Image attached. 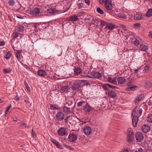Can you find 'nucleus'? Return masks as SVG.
Masks as SVG:
<instances>
[{
    "mask_svg": "<svg viewBox=\"0 0 152 152\" xmlns=\"http://www.w3.org/2000/svg\"><path fill=\"white\" fill-rule=\"evenodd\" d=\"M56 116L58 120L61 121L64 119V114L62 112H60L57 113Z\"/></svg>",
    "mask_w": 152,
    "mask_h": 152,
    "instance_id": "obj_8",
    "label": "nucleus"
},
{
    "mask_svg": "<svg viewBox=\"0 0 152 152\" xmlns=\"http://www.w3.org/2000/svg\"><path fill=\"white\" fill-rule=\"evenodd\" d=\"M20 126H23L26 128H28V125L27 124L24 123H21L20 124Z\"/></svg>",
    "mask_w": 152,
    "mask_h": 152,
    "instance_id": "obj_45",
    "label": "nucleus"
},
{
    "mask_svg": "<svg viewBox=\"0 0 152 152\" xmlns=\"http://www.w3.org/2000/svg\"><path fill=\"white\" fill-rule=\"evenodd\" d=\"M108 80L112 83H114L116 82V78H114L112 79L111 77H109L108 78Z\"/></svg>",
    "mask_w": 152,
    "mask_h": 152,
    "instance_id": "obj_31",
    "label": "nucleus"
},
{
    "mask_svg": "<svg viewBox=\"0 0 152 152\" xmlns=\"http://www.w3.org/2000/svg\"><path fill=\"white\" fill-rule=\"evenodd\" d=\"M94 108L91 107L88 104H86L83 108V110L87 112H90L92 111Z\"/></svg>",
    "mask_w": 152,
    "mask_h": 152,
    "instance_id": "obj_9",
    "label": "nucleus"
},
{
    "mask_svg": "<svg viewBox=\"0 0 152 152\" xmlns=\"http://www.w3.org/2000/svg\"><path fill=\"white\" fill-rule=\"evenodd\" d=\"M109 87L113 89L117 88V87L111 85L109 84Z\"/></svg>",
    "mask_w": 152,
    "mask_h": 152,
    "instance_id": "obj_55",
    "label": "nucleus"
},
{
    "mask_svg": "<svg viewBox=\"0 0 152 152\" xmlns=\"http://www.w3.org/2000/svg\"><path fill=\"white\" fill-rule=\"evenodd\" d=\"M83 131L84 133L86 134L89 135L91 133L92 130L90 127L88 126H86L84 128Z\"/></svg>",
    "mask_w": 152,
    "mask_h": 152,
    "instance_id": "obj_13",
    "label": "nucleus"
},
{
    "mask_svg": "<svg viewBox=\"0 0 152 152\" xmlns=\"http://www.w3.org/2000/svg\"><path fill=\"white\" fill-rule=\"evenodd\" d=\"M121 28L124 29V30H126V26L123 25H121Z\"/></svg>",
    "mask_w": 152,
    "mask_h": 152,
    "instance_id": "obj_61",
    "label": "nucleus"
},
{
    "mask_svg": "<svg viewBox=\"0 0 152 152\" xmlns=\"http://www.w3.org/2000/svg\"><path fill=\"white\" fill-rule=\"evenodd\" d=\"M11 55V51H9L8 52L7 54H6L5 58L7 59H8Z\"/></svg>",
    "mask_w": 152,
    "mask_h": 152,
    "instance_id": "obj_37",
    "label": "nucleus"
},
{
    "mask_svg": "<svg viewBox=\"0 0 152 152\" xmlns=\"http://www.w3.org/2000/svg\"><path fill=\"white\" fill-rule=\"evenodd\" d=\"M134 134L133 130L131 129H129L127 132V140L129 142H131L134 139Z\"/></svg>",
    "mask_w": 152,
    "mask_h": 152,
    "instance_id": "obj_2",
    "label": "nucleus"
},
{
    "mask_svg": "<svg viewBox=\"0 0 152 152\" xmlns=\"http://www.w3.org/2000/svg\"><path fill=\"white\" fill-rule=\"evenodd\" d=\"M21 52L18 50H17L16 56L18 61L20 60V56L21 55Z\"/></svg>",
    "mask_w": 152,
    "mask_h": 152,
    "instance_id": "obj_28",
    "label": "nucleus"
},
{
    "mask_svg": "<svg viewBox=\"0 0 152 152\" xmlns=\"http://www.w3.org/2000/svg\"><path fill=\"white\" fill-rule=\"evenodd\" d=\"M11 107H12L11 105L10 104L6 108V110H9L10 109Z\"/></svg>",
    "mask_w": 152,
    "mask_h": 152,
    "instance_id": "obj_60",
    "label": "nucleus"
},
{
    "mask_svg": "<svg viewBox=\"0 0 152 152\" xmlns=\"http://www.w3.org/2000/svg\"><path fill=\"white\" fill-rule=\"evenodd\" d=\"M74 73L75 75H78L80 74L82 71L81 69L79 67H77L74 70Z\"/></svg>",
    "mask_w": 152,
    "mask_h": 152,
    "instance_id": "obj_22",
    "label": "nucleus"
},
{
    "mask_svg": "<svg viewBox=\"0 0 152 152\" xmlns=\"http://www.w3.org/2000/svg\"><path fill=\"white\" fill-rule=\"evenodd\" d=\"M47 12L51 15H55L57 13L58 11L55 8H52L47 10Z\"/></svg>",
    "mask_w": 152,
    "mask_h": 152,
    "instance_id": "obj_15",
    "label": "nucleus"
},
{
    "mask_svg": "<svg viewBox=\"0 0 152 152\" xmlns=\"http://www.w3.org/2000/svg\"><path fill=\"white\" fill-rule=\"evenodd\" d=\"M136 107L133 110L132 114V116L133 115H134L136 117H140L141 115L142 114V110L141 108H139L137 111L136 113Z\"/></svg>",
    "mask_w": 152,
    "mask_h": 152,
    "instance_id": "obj_3",
    "label": "nucleus"
},
{
    "mask_svg": "<svg viewBox=\"0 0 152 152\" xmlns=\"http://www.w3.org/2000/svg\"><path fill=\"white\" fill-rule=\"evenodd\" d=\"M148 49L147 46L143 44L141 45L140 47V50H141L145 51Z\"/></svg>",
    "mask_w": 152,
    "mask_h": 152,
    "instance_id": "obj_25",
    "label": "nucleus"
},
{
    "mask_svg": "<svg viewBox=\"0 0 152 152\" xmlns=\"http://www.w3.org/2000/svg\"><path fill=\"white\" fill-rule=\"evenodd\" d=\"M147 120L149 122H152V114H151L148 115Z\"/></svg>",
    "mask_w": 152,
    "mask_h": 152,
    "instance_id": "obj_39",
    "label": "nucleus"
},
{
    "mask_svg": "<svg viewBox=\"0 0 152 152\" xmlns=\"http://www.w3.org/2000/svg\"><path fill=\"white\" fill-rule=\"evenodd\" d=\"M64 146H65L67 148H70V149H71L72 150H73V148H71L68 146H67V145H66V144H64Z\"/></svg>",
    "mask_w": 152,
    "mask_h": 152,
    "instance_id": "obj_58",
    "label": "nucleus"
},
{
    "mask_svg": "<svg viewBox=\"0 0 152 152\" xmlns=\"http://www.w3.org/2000/svg\"><path fill=\"white\" fill-rule=\"evenodd\" d=\"M50 109L52 110H58V108L55 105H53L50 104Z\"/></svg>",
    "mask_w": 152,
    "mask_h": 152,
    "instance_id": "obj_43",
    "label": "nucleus"
},
{
    "mask_svg": "<svg viewBox=\"0 0 152 152\" xmlns=\"http://www.w3.org/2000/svg\"><path fill=\"white\" fill-rule=\"evenodd\" d=\"M93 20V17L90 16H87L86 19V21L89 23H91Z\"/></svg>",
    "mask_w": 152,
    "mask_h": 152,
    "instance_id": "obj_29",
    "label": "nucleus"
},
{
    "mask_svg": "<svg viewBox=\"0 0 152 152\" xmlns=\"http://www.w3.org/2000/svg\"><path fill=\"white\" fill-rule=\"evenodd\" d=\"M18 31L19 32H22L24 30V27L23 26L18 25L17 27Z\"/></svg>",
    "mask_w": 152,
    "mask_h": 152,
    "instance_id": "obj_30",
    "label": "nucleus"
},
{
    "mask_svg": "<svg viewBox=\"0 0 152 152\" xmlns=\"http://www.w3.org/2000/svg\"><path fill=\"white\" fill-rule=\"evenodd\" d=\"M31 134L32 136L34 138H35L36 137V134L35 132L33 130V129H32L31 130Z\"/></svg>",
    "mask_w": 152,
    "mask_h": 152,
    "instance_id": "obj_47",
    "label": "nucleus"
},
{
    "mask_svg": "<svg viewBox=\"0 0 152 152\" xmlns=\"http://www.w3.org/2000/svg\"><path fill=\"white\" fill-rule=\"evenodd\" d=\"M96 11L98 13L102 15L104 13V11L100 7H98L97 8Z\"/></svg>",
    "mask_w": 152,
    "mask_h": 152,
    "instance_id": "obj_36",
    "label": "nucleus"
},
{
    "mask_svg": "<svg viewBox=\"0 0 152 152\" xmlns=\"http://www.w3.org/2000/svg\"><path fill=\"white\" fill-rule=\"evenodd\" d=\"M135 152H144V151L142 149L140 148L137 149Z\"/></svg>",
    "mask_w": 152,
    "mask_h": 152,
    "instance_id": "obj_52",
    "label": "nucleus"
},
{
    "mask_svg": "<svg viewBox=\"0 0 152 152\" xmlns=\"http://www.w3.org/2000/svg\"><path fill=\"white\" fill-rule=\"evenodd\" d=\"M3 71L5 73H9L11 71V69L10 68H6L4 69Z\"/></svg>",
    "mask_w": 152,
    "mask_h": 152,
    "instance_id": "obj_35",
    "label": "nucleus"
},
{
    "mask_svg": "<svg viewBox=\"0 0 152 152\" xmlns=\"http://www.w3.org/2000/svg\"><path fill=\"white\" fill-rule=\"evenodd\" d=\"M8 3L10 5L14 6L15 4V2L14 0H9Z\"/></svg>",
    "mask_w": 152,
    "mask_h": 152,
    "instance_id": "obj_38",
    "label": "nucleus"
},
{
    "mask_svg": "<svg viewBox=\"0 0 152 152\" xmlns=\"http://www.w3.org/2000/svg\"><path fill=\"white\" fill-rule=\"evenodd\" d=\"M142 131L145 133L148 132L151 129L150 127L147 125L142 126Z\"/></svg>",
    "mask_w": 152,
    "mask_h": 152,
    "instance_id": "obj_12",
    "label": "nucleus"
},
{
    "mask_svg": "<svg viewBox=\"0 0 152 152\" xmlns=\"http://www.w3.org/2000/svg\"><path fill=\"white\" fill-rule=\"evenodd\" d=\"M37 73L39 75L44 77L46 75V72L44 70H40L38 71Z\"/></svg>",
    "mask_w": 152,
    "mask_h": 152,
    "instance_id": "obj_23",
    "label": "nucleus"
},
{
    "mask_svg": "<svg viewBox=\"0 0 152 152\" xmlns=\"http://www.w3.org/2000/svg\"><path fill=\"white\" fill-rule=\"evenodd\" d=\"M137 88V86L131 87H128V89L129 91H134Z\"/></svg>",
    "mask_w": 152,
    "mask_h": 152,
    "instance_id": "obj_46",
    "label": "nucleus"
},
{
    "mask_svg": "<svg viewBox=\"0 0 152 152\" xmlns=\"http://www.w3.org/2000/svg\"><path fill=\"white\" fill-rule=\"evenodd\" d=\"M146 15L147 17H150L152 16V9H150L146 13Z\"/></svg>",
    "mask_w": 152,
    "mask_h": 152,
    "instance_id": "obj_32",
    "label": "nucleus"
},
{
    "mask_svg": "<svg viewBox=\"0 0 152 152\" xmlns=\"http://www.w3.org/2000/svg\"><path fill=\"white\" fill-rule=\"evenodd\" d=\"M114 25L111 23H109L107 25L106 28H108L110 30H113L115 28Z\"/></svg>",
    "mask_w": 152,
    "mask_h": 152,
    "instance_id": "obj_27",
    "label": "nucleus"
},
{
    "mask_svg": "<svg viewBox=\"0 0 152 152\" xmlns=\"http://www.w3.org/2000/svg\"><path fill=\"white\" fill-rule=\"evenodd\" d=\"M5 44V42L4 41H1L0 42V45L3 46Z\"/></svg>",
    "mask_w": 152,
    "mask_h": 152,
    "instance_id": "obj_57",
    "label": "nucleus"
},
{
    "mask_svg": "<svg viewBox=\"0 0 152 152\" xmlns=\"http://www.w3.org/2000/svg\"><path fill=\"white\" fill-rule=\"evenodd\" d=\"M15 100L16 101H18L19 100V97L18 96H16L15 97Z\"/></svg>",
    "mask_w": 152,
    "mask_h": 152,
    "instance_id": "obj_59",
    "label": "nucleus"
},
{
    "mask_svg": "<svg viewBox=\"0 0 152 152\" xmlns=\"http://www.w3.org/2000/svg\"><path fill=\"white\" fill-rule=\"evenodd\" d=\"M138 121V117L134 115L132 118V124L134 127H136Z\"/></svg>",
    "mask_w": 152,
    "mask_h": 152,
    "instance_id": "obj_20",
    "label": "nucleus"
},
{
    "mask_svg": "<svg viewBox=\"0 0 152 152\" xmlns=\"http://www.w3.org/2000/svg\"><path fill=\"white\" fill-rule=\"evenodd\" d=\"M68 139L70 142H75L77 140V136L74 133H72L69 134Z\"/></svg>",
    "mask_w": 152,
    "mask_h": 152,
    "instance_id": "obj_5",
    "label": "nucleus"
},
{
    "mask_svg": "<svg viewBox=\"0 0 152 152\" xmlns=\"http://www.w3.org/2000/svg\"><path fill=\"white\" fill-rule=\"evenodd\" d=\"M149 68V66H146L144 67V69H142L143 70V71L144 72V73L145 74V75H146V73L148 72Z\"/></svg>",
    "mask_w": 152,
    "mask_h": 152,
    "instance_id": "obj_34",
    "label": "nucleus"
},
{
    "mask_svg": "<svg viewBox=\"0 0 152 152\" xmlns=\"http://www.w3.org/2000/svg\"><path fill=\"white\" fill-rule=\"evenodd\" d=\"M58 132L59 135L63 136L66 135L67 133V131L65 128L61 127L58 129Z\"/></svg>",
    "mask_w": 152,
    "mask_h": 152,
    "instance_id": "obj_6",
    "label": "nucleus"
},
{
    "mask_svg": "<svg viewBox=\"0 0 152 152\" xmlns=\"http://www.w3.org/2000/svg\"><path fill=\"white\" fill-rule=\"evenodd\" d=\"M40 13V9L36 7L31 11V13L34 16H37Z\"/></svg>",
    "mask_w": 152,
    "mask_h": 152,
    "instance_id": "obj_11",
    "label": "nucleus"
},
{
    "mask_svg": "<svg viewBox=\"0 0 152 152\" xmlns=\"http://www.w3.org/2000/svg\"><path fill=\"white\" fill-rule=\"evenodd\" d=\"M123 152H129V151L127 149H125L124 151Z\"/></svg>",
    "mask_w": 152,
    "mask_h": 152,
    "instance_id": "obj_64",
    "label": "nucleus"
},
{
    "mask_svg": "<svg viewBox=\"0 0 152 152\" xmlns=\"http://www.w3.org/2000/svg\"><path fill=\"white\" fill-rule=\"evenodd\" d=\"M13 120L14 121H17V119L16 118H13Z\"/></svg>",
    "mask_w": 152,
    "mask_h": 152,
    "instance_id": "obj_63",
    "label": "nucleus"
},
{
    "mask_svg": "<svg viewBox=\"0 0 152 152\" xmlns=\"http://www.w3.org/2000/svg\"><path fill=\"white\" fill-rule=\"evenodd\" d=\"M18 33L16 32L13 34V39H15L18 37Z\"/></svg>",
    "mask_w": 152,
    "mask_h": 152,
    "instance_id": "obj_54",
    "label": "nucleus"
},
{
    "mask_svg": "<svg viewBox=\"0 0 152 152\" xmlns=\"http://www.w3.org/2000/svg\"><path fill=\"white\" fill-rule=\"evenodd\" d=\"M133 42L134 45L136 46H138L139 45V42L137 39H136Z\"/></svg>",
    "mask_w": 152,
    "mask_h": 152,
    "instance_id": "obj_48",
    "label": "nucleus"
},
{
    "mask_svg": "<svg viewBox=\"0 0 152 152\" xmlns=\"http://www.w3.org/2000/svg\"><path fill=\"white\" fill-rule=\"evenodd\" d=\"M143 96V94H140L137 96V97L135 101L136 104H137V103L138 102L141 100Z\"/></svg>",
    "mask_w": 152,
    "mask_h": 152,
    "instance_id": "obj_24",
    "label": "nucleus"
},
{
    "mask_svg": "<svg viewBox=\"0 0 152 152\" xmlns=\"http://www.w3.org/2000/svg\"><path fill=\"white\" fill-rule=\"evenodd\" d=\"M134 27H137L139 28L141 26V24L140 23H135L134 24Z\"/></svg>",
    "mask_w": 152,
    "mask_h": 152,
    "instance_id": "obj_40",
    "label": "nucleus"
},
{
    "mask_svg": "<svg viewBox=\"0 0 152 152\" xmlns=\"http://www.w3.org/2000/svg\"><path fill=\"white\" fill-rule=\"evenodd\" d=\"M79 9L84 8V4L83 3H80L77 5Z\"/></svg>",
    "mask_w": 152,
    "mask_h": 152,
    "instance_id": "obj_41",
    "label": "nucleus"
},
{
    "mask_svg": "<svg viewBox=\"0 0 152 152\" xmlns=\"http://www.w3.org/2000/svg\"><path fill=\"white\" fill-rule=\"evenodd\" d=\"M118 16L119 17L121 18L124 19H125L126 18V16L125 15L121 13L118 15Z\"/></svg>",
    "mask_w": 152,
    "mask_h": 152,
    "instance_id": "obj_51",
    "label": "nucleus"
},
{
    "mask_svg": "<svg viewBox=\"0 0 152 152\" xmlns=\"http://www.w3.org/2000/svg\"><path fill=\"white\" fill-rule=\"evenodd\" d=\"M72 104V102L70 100H68L66 103V106H70Z\"/></svg>",
    "mask_w": 152,
    "mask_h": 152,
    "instance_id": "obj_50",
    "label": "nucleus"
},
{
    "mask_svg": "<svg viewBox=\"0 0 152 152\" xmlns=\"http://www.w3.org/2000/svg\"><path fill=\"white\" fill-rule=\"evenodd\" d=\"M91 75L96 78H99L102 77L101 74L97 72L93 71L91 72Z\"/></svg>",
    "mask_w": 152,
    "mask_h": 152,
    "instance_id": "obj_19",
    "label": "nucleus"
},
{
    "mask_svg": "<svg viewBox=\"0 0 152 152\" xmlns=\"http://www.w3.org/2000/svg\"><path fill=\"white\" fill-rule=\"evenodd\" d=\"M148 35L149 37H152V32L151 31L149 32Z\"/></svg>",
    "mask_w": 152,
    "mask_h": 152,
    "instance_id": "obj_62",
    "label": "nucleus"
},
{
    "mask_svg": "<svg viewBox=\"0 0 152 152\" xmlns=\"http://www.w3.org/2000/svg\"><path fill=\"white\" fill-rule=\"evenodd\" d=\"M126 81V79L124 77H119L118 78V83L120 84L124 83Z\"/></svg>",
    "mask_w": 152,
    "mask_h": 152,
    "instance_id": "obj_21",
    "label": "nucleus"
},
{
    "mask_svg": "<svg viewBox=\"0 0 152 152\" xmlns=\"http://www.w3.org/2000/svg\"><path fill=\"white\" fill-rule=\"evenodd\" d=\"M68 18V21L73 22L77 20L78 19L77 16L76 15L71 16Z\"/></svg>",
    "mask_w": 152,
    "mask_h": 152,
    "instance_id": "obj_17",
    "label": "nucleus"
},
{
    "mask_svg": "<svg viewBox=\"0 0 152 152\" xmlns=\"http://www.w3.org/2000/svg\"><path fill=\"white\" fill-rule=\"evenodd\" d=\"M51 141L58 148L61 149H62L63 148L62 146L61 145L60 143L58 142L55 140L53 139H51Z\"/></svg>",
    "mask_w": 152,
    "mask_h": 152,
    "instance_id": "obj_16",
    "label": "nucleus"
},
{
    "mask_svg": "<svg viewBox=\"0 0 152 152\" xmlns=\"http://www.w3.org/2000/svg\"><path fill=\"white\" fill-rule=\"evenodd\" d=\"M105 7L106 9L108 10H112L113 5L110 0L106 1L104 4Z\"/></svg>",
    "mask_w": 152,
    "mask_h": 152,
    "instance_id": "obj_7",
    "label": "nucleus"
},
{
    "mask_svg": "<svg viewBox=\"0 0 152 152\" xmlns=\"http://www.w3.org/2000/svg\"><path fill=\"white\" fill-rule=\"evenodd\" d=\"M63 110L65 113H68L70 111V109L69 108L65 106L63 108Z\"/></svg>",
    "mask_w": 152,
    "mask_h": 152,
    "instance_id": "obj_33",
    "label": "nucleus"
},
{
    "mask_svg": "<svg viewBox=\"0 0 152 152\" xmlns=\"http://www.w3.org/2000/svg\"><path fill=\"white\" fill-rule=\"evenodd\" d=\"M134 18L135 20H139L141 19L142 18L141 15L137 13L134 16Z\"/></svg>",
    "mask_w": 152,
    "mask_h": 152,
    "instance_id": "obj_26",
    "label": "nucleus"
},
{
    "mask_svg": "<svg viewBox=\"0 0 152 152\" xmlns=\"http://www.w3.org/2000/svg\"><path fill=\"white\" fill-rule=\"evenodd\" d=\"M85 103L84 101L80 102L78 103L77 105L78 107H80L82 105Z\"/></svg>",
    "mask_w": 152,
    "mask_h": 152,
    "instance_id": "obj_49",
    "label": "nucleus"
},
{
    "mask_svg": "<svg viewBox=\"0 0 152 152\" xmlns=\"http://www.w3.org/2000/svg\"><path fill=\"white\" fill-rule=\"evenodd\" d=\"M103 87L105 90H108L109 84H105L103 85Z\"/></svg>",
    "mask_w": 152,
    "mask_h": 152,
    "instance_id": "obj_42",
    "label": "nucleus"
},
{
    "mask_svg": "<svg viewBox=\"0 0 152 152\" xmlns=\"http://www.w3.org/2000/svg\"><path fill=\"white\" fill-rule=\"evenodd\" d=\"M100 21L101 25L102 26L105 25L107 23V22L101 20Z\"/></svg>",
    "mask_w": 152,
    "mask_h": 152,
    "instance_id": "obj_53",
    "label": "nucleus"
},
{
    "mask_svg": "<svg viewBox=\"0 0 152 152\" xmlns=\"http://www.w3.org/2000/svg\"><path fill=\"white\" fill-rule=\"evenodd\" d=\"M80 86V83L75 82L72 85L71 88L73 90H76L79 89Z\"/></svg>",
    "mask_w": 152,
    "mask_h": 152,
    "instance_id": "obj_10",
    "label": "nucleus"
},
{
    "mask_svg": "<svg viewBox=\"0 0 152 152\" xmlns=\"http://www.w3.org/2000/svg\"><path fill=\"white\" fill-rule=\"evenodd\" d=\"M85 2L88 5H89L90 4V1L89 0H85Z\"/></svg>",
    "mask_w": 152,
    "mask_h": 152,
    "instance_id": "obj_56",
    "label": "nucleus"
},
{
    "mask_svg": "<svg viewBox=\"0 0 152 152\" xmlns=\"http://www.w3.org/2000/svg\"><path fill=\"white\" fill-rule=\"evenodd\" d=\"M24 85H25V86L26 87L27 90L28 91H30V88L29 87L28 84L25 81H24Z\"/></svg>",
    "mask_w": 152,
    "mask_h": 152,
    "instance_id": "obj_44",
    "label": "nucleus"
},
{
    "mask_svg": "<svg viewBox=\"0 0 152 152\" xmlns=\"http://www.w3.org/2000/svg\"><path fill=\"white\" fill-rule=\"evenodd\" d=\"M134 71L135 74L138 77H141L146 75L141 67L137 68V69L134 70Z\"/></svg>",
    "mask_w": 152,
    "mask_h": 152,
    "instance_id": "obj_1",
    "label": "nucleus"
},
{
    "mask_svg": "<svg viewBox=\"0 0 152 152\" xmlns=\"http://www.w3.org/2000/svg\"><path fill=\"white\" fill-rule=\"evenodd\" d=\"M108 96L111 98H114L116 95V94L112 90L109 91L107 93Z\"/></svg>",
    "mask_w": 152,
    "mask_h": 152,
    "instance_id": "obj_18",
    "label": "nucleus"
},
{
    "mask_svg": "<svg viewBox=\"0 0 152 152\" xmlns=\"http://www.w3.org/2000/svg\"><path fill=\"white\" fill-rule=\"evenodd\" d=\"M70 90V87L68 85L64 86L61 88V90L63 92L67 93Z\"/></svg>",
    "mask_w": 152,
    "mask_h": 152,
    "instance_id": "obj_14",
    "label": "nucleus"
},
{
    "mask_svg": "<svg viewBox=\"0 0 152 152\" xmlns=\"http://www.w3.org/2000/svg\"><path fill=\"white\" fill-rule=\"evenodd\" d=\"M136 138L138 142H141L143 140L144 136L141 132H138L136 134Z\"/></svg>",
    "mask_w": 152,
    "mask_h": 152,
    "instance_id": "obj_4",
    "label": "nucleus"
}]
</instances>
